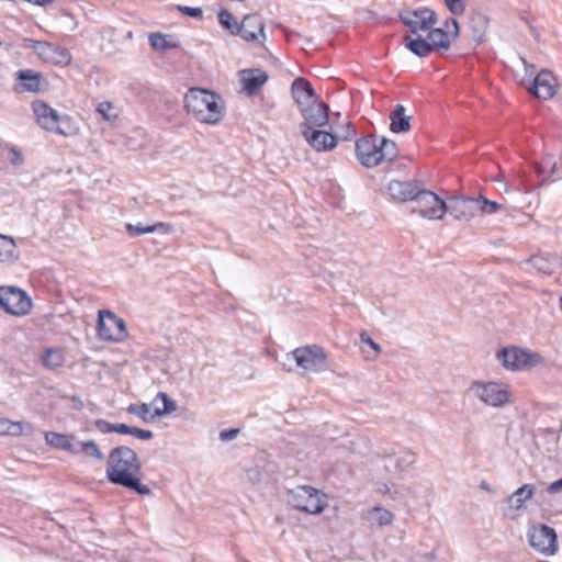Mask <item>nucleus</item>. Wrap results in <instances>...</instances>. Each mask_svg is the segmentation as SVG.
<instances>
[{
    "instance_id": "46",
    "label": "nucleus",
    "mask_w": 562,
    "mask_h": 562,
    "mask_svg": "<svg viewBox=\"0 0 562 562\" xmlns=\"http://www.w3.org/2000/svg\"><path fill=\"white\" fill-rule=\"evenodd\" d=\"M178 10L188 15V16H191L193 19H202L203 16V11L201 8H192V7H187V5H178Z\"/></svg>"
},
{
    "instance_id": "62",
    "label": "nucleus",
    "mask_w": 562,
    "mask_h": 562,
    "mask_svg": "<svg viewBox=\"0 0 562 562\" xmlns=\"http://www.w3.org/2000/svg\"><path fill=\"white\" fill-rule=\"evenodd\" d=\"M286 370H288L289 372H291V371H293V368H292V367H289V368H286Z\"/></svg>"
},
{
    "instance_id": "27",
    "label": "nucleus",
    "mask_w": 562,
    "mask_h": 562,
    "mask_svg": "<svg viewBox=\"0 0 562 562\" xmlns=\"http://www.w3.org/2000/svg\"><path fill=\"white\" fill-rule=\"evenodd\" d=\"M16 79L21 82L23 89L29 92H38L41 90L42 76L31 69L19 70L15 74Z\"/></svg>"
},
{
    "instance_id": "20",
    "label": "nucleus",
    "mask_w": 562,
    "mask_h": 562,
    "mask_svg": "<svg viewBox=\"0 0 562 562\" xmlns=\"http://www.w3.org/2000/svg\"><path fill=\"white\" fill-rule=\"evenodd\" d=\"M422 186L423 183L416 180H392L387 184V191L394 201L407 202L414 201Z\"/></svg>"
},
{
    "instance_id": "45",
    "label": "nucleus",
    "mask_w": 562,
    "mask_h": 562,
    "mask_svg": "<svg viewBox=\"0 0 562 562\" xmlns=\"http://www.w3.org/2000/svg\"><path fill=\"white\" fill-rule=\"evenodd\" d=\"M8 159L10 161V164L15 167L21 166L24 161V157H23L22 153L15 146L9 147Z\"/></svg>"
},
{
    "instance_id": "58",
    "label": "nucleus",
    "mask_w": 562,
    "mask_h": 562,
    "mask_svg": "<svg viewBox=\"0 0 562 562\" xmlns=\"http://www.w3.org/2000/svg\"><path fill=\"white\" fill-rule=\"evenodd\" d=\"M520 61L522 63V65L525 66V69L527 70L528 68H532L533 69V66L532 65H529L528 61L524 58V57H520Z\"/></svg>"
},
{
    "instance_id": "21",
    "label": "nucleus",
    "mask_w": 562,
    "mask_h": 562,
    "mask_svg": "<svg viewBox=\"0 0 562 562\" xmlns=\"http://www.w3.org/2000/svg\"><path fill=\"white\" fill-rule=\"evenodd\" d=\"M265 23L259 14L252 13L244 16L238 27V34L246 41L251 42L258 40V34L265 36Z\"/></svg>"
},
{
    "instance_id": "28",
    "label": "nucleus",
    "mask_w": 562,
    "mask_h": 562,
    "mask_svg": "<svg viewBox=\"0 0 562 562\" xmlns=\"http://www.w3.org/2000/svg\"><path fill=\"white\" fill-rule=\"evenodd\" d=\"M415 36L416 37H405L406 48L419 57L428 56L432 52V45L429 43V41L425 40L420 34H417Z\"/></svg>"
},
{
    "instance_id": "12",
    "label": "nucleus",
    "mask_w": 562,
    "mask_h": 562,
    "mask_svg": "<svg viewBox=\"0 0 562 562\" xmlns=\"http://www.w3.org/2000/svg\"><path fill=\"white\" fill-rule=\"evenodd\" d=\"M98 336L100 339L120 342L127 336L125 322L110 311H99Z\"/></svg>"
},
{
    "instance_id": "31",
    "label": "nucleus",
    "mask_w": 562,
    "mask_h": 562,
    "mask_svg": "<svg viewBox=\"0 0 562 562\" xmlns=\"http://www.w3.org/2000/svg\"><path fill=\"white\" fill-rule=\"evenodd\" d=\"M16 245L12 237L0 235V261L9 262L18 259Z\"/></svg>"
},
{
    "instance_id": "29",
    "label": "nucleus",
    "mask_w": 562,
    "mask_h": 562,
    "mask_svg": "<svg viewBox=\"0 0 562 562\" xmlns=\"http://www.w3.org/2000/svg\"><path fill=\"white\" fill-rule=\"evenodd\" d=\"M535 493V486L531 484H525L517 488L507 499L509 507L519 509L522 505L532 497Z\"/></svg>"
},
{
    "instance_id": "39",
    "label": "nucleus",
    "mask_w": 562,
    "mask_h": 562,
    "mask_svg": "<svg viewBox=\"0 0 562 562\" xmlns=\"http://www.w3.org/2000/svg\"><path fill=\"white\" fill-rule=\"evenodd\" d=\"M79 452H83L87 457L98 461L104 460V454L100 450L99 446L93 440H87L79 442Z\"/></svg>"
},
{
    "instance_id": "3",
    "label": "nucleus",
    "mask_w": 562,
    "mask_h": 562,
    "mask_svg": "<svg viewBox=\"0 0 562 562\" xmlns=\"http://www.w3.org/2000/svg\"><path fill=\"white\" fill-rule=\"evenodd\" d=\"M32 110L37 124L48 132H54L63 136H72L78 132V127L72 119L67 115H60L55 109L42 100H35L32 103Z\"/></svg>"
},
{
    "instance_id": "57",
    "label": "nucleus",
    "mask_w": 562,
    "mask_h": 562,
    "mask_svg": "<svg viewBox=\"0 0 562 562\" xmlns=\"http://www.w3.org/2000/svg\"><path fill=\"white\" fill-rule=\"evenodd\" d=\"M450 22H451V24L453 26V35L458 36V34H459V24H458V22L454 19H451Z\"/></svg>"
},
{
    "instance_id": "14",
    "label": "nucleus",
    "mask_w": 562,
    "mask_h": 562,
    "mask_svg": "<svg viewBox=\"0 0 562 562\" xmlns=\"http://www.w3.org/2000/svg\"><path fill=\"white\" fill-rule=\"evenodd\" d=\"M447 213L452 215L457 221L469 222L480 213V204L477 198L465 195H454L448 199Z\"/></svg>"
},
{
    "instance_id": "55",
    "label": "nucleus",
    "mask_w": 562,
    "mask_h": 562,
    "mask_svg": "<svg viewBox=\"0 0 562 562\" xmlns=\"http://www.w3.org/2000/svg\"><path fill=\"white\" fill-rule=\"evenodd\" d=\"M132 427L133 426H128L126 424H115L114 432L131 435Z\"/></svg>"
},
{
    "instance_id": "11",
    "label": "nucleus",
    "mask_w": 562,
    "mask_h": 562,
    "mask_svg": "<svg viewBox=\"0 0 562 562\" xmlns=\"http://www.w3.org/2000/svg\"><path fill=\"white\" fill-rule=\"evenodd\" d=\"M469 390L485 405L493 407H501L509 400L507 389L496 382L474 381L471 383Z\"/></svg>"
},
{
    "instance_id": "48",
    "label": "nucleus",
    "mask_w": 562,
    "mask_h": 562,
    "mask_svg": "<svg viewBox=\"0 0 562 562\" xmlns=\"http://www.w3.org/2000/svg\"><path fill=\"white\" fill-rule=\"evenodd\" d=\"M94 427L101 434H109V432H114L115 424L109 423L105 419H97L94 422Z\"/></svg>"
},
{
    "instance_id": "50",
    "label": "nucleus",
    "mask_w": 562,
    "mask_h": 562,
    "mask_svg": "<svg viewBox=\"0 0 562 562\" xmlns=\"http://www.w3.org/2000/svg\"><path fill=\"white\" fill-rule=\"evenodd\" d=\"M239 431L238 428L223 429L220 431L218 437L222 441H231L238 436Z\"/></svg>"
},
{
    "instance_id": "43",
    "label": "nucleus",
    "mask_w": 562,
    "mask_h": 562,
    "mask_svg": "<svg viewBox=\"0 0 562 562\" xmlns=\"http://www.w3.org/2000/svg\"><path fill=\"white\" fill-rule=\"evenodd\" d=\"M337 136V140H351L356 136V130L350 121L346 122V124L341 127L339 132L334 134Z\"/></svg>"
},
{
    "instance_id": "53",
    "label": "nucleus",
    "mask_w": 562,
    "mask_h": 562,
    "mask_svg": "<svg viewBox=\"0 0 562 562\" xmlns=\"http://www.w3.org/2000/svg\"><path fill=\"white\" fill-rule=\"evenodd\" d=\"M360 340H361V342L369 345V346H370V347L375 351V353L381 352V347H380V345H378L375 341H373V340L371 339V337H370V336H368L367 334H364V333H363V334H361V335H360Z\"/></svg>"
},
{
    "instance_id": "2",
    "label": "nucleus",
    "mask_w": 562,
    "mask_h": 562,
    "mask_svg": "<svg viewBox=\"0 0 562 562\" xmlns=\"http://www.w3.org/2000/svg\"><path fill=\"white\" fill-rule=\"evenodd\" d=\"M184 105L195 120L215 125L225 114L223 99L206 89L191 88L184 95Z\"/></svg>"
},
{
    "instance_id": "44",
    "label": "nucleus",
    "mask_w": 562,
    "mask_h": 562,
    "mask_svg": "<svg viewBox=\"0 0 562 562\" xmlns=\"http://www.w3.org/2000/svg\"><path fill=\"white\" fill-rule=\"evenodd\" d=\"M445 3L447 5L448 10L453 15H460L465 10V3L463 0H445Z\"/></svg>"
},
{
    "instance_id": "6",
    "label": "nucleus",
    "mask_w": 562,
    "mask_h": 562,
    "mask_svg": "<svg viewBox=\"0 0 562 562\" xmlns=\"http://www.w3.org/2000/svg\"><path fill=\"white\" fill-rule=\"evenodd\" d=\"M176 409L177 403L165 392H159L150 404H131L127 407L130 414L139 417L145 423H150L157 417L169 415Z\"/></svg>"
},
{
    "instance_id": "9",
    "label": "nucleus",
    "mask_w": 562,
    "mask_h": 562,
    "mask_svg": "<svg viewBox=\"0 0 562 562\" xmlns=\"http://www.w3.org/2000/svg\"><path fill=\"white\" fill-rule=\"evenodd\" d=\"M496 358L503 367L513 371L536 367L542 360L539 353L519 347L503 348Z\"/></svg>"
},
{
    "instance_id": "1",
    "label": "nucleus",
    "mask_w": 562,
    "mask_h": 562,
    "mask_svg": "<svg viewBox=\"0 0 562 562\" xmlns=\"http://www.w3.org/2000/svg\"><path fill=\"white\" fill-rule=\"evenodd\" d=\"M142 463L137 453L127 446L113 448L108 457L105 474L110 483L148 495L151 490L140 482Z\"/></svg>"
},
{
    "instance_id": "16",
    "label": "nucleus",
    "mask_w": 562,
    "mask_h": 562,
    "mask_svg": "<svg viewBox=\"0 0 562 562\" xmlns=\"http://www.w3.org/2000/svg\"><path fill=\"white\" fill-rule=\"evenodd\" d=\"M355 150L362 166L373 168L380 165L379 136L370 134L357 139Z\"/></svg>"
},
{
    "instance_id": "41",
    "label": "nucleus",
    "mask_w": 562,
    "mask_h": 562,
    "mask_svg": "<svg viewBox=\"0 0 562 562\" xmlns=\"http://www.w3.org/2000/svg\"><path fill=\"white\" fill-rule=\"evenodd\" d=\"M33 431H34L33 425L27 422H11L10 420L7 435H10V436L32 435Z\"/></svg>"
},
{
    "instance_id": "4",
    "label": "nucleus",
    "mask_w": 562,
    "mask_h": 562,
    "mask_svg": "<svg viewBox=\"0 0 562 562\" xmlns=\"http://www.w3.org/2000/svg\"><path fill=\"white\" fill-rule=\"evenodd\" d=\"M286 359L295 362V366L305 372L316 373L328 367L324 348L318 345L299 347L286 353Z\"/></svg>"
},
{
    "instance_id": "24",
    "label": "nucleus",
    "mask_w": 562,
    "mask_h": 562,
    "mask_svg": "<svg viewBox=\"0 0 562 562\" xmlns=\"http://www.w3.org/2000/svg\"><path fill=\"white\" fill-rule=\"evenodd\" d=\"M488 20L481 12L473 11L468 18V30L471 33V37L476 43H481L484 38Z\"/></svg>"
},
{
    "instance_id": "13",
    "label": "nucleus",
    "mask_w": 562,
    "mask_h": 562,
    "mask_svg": "<svg viewBox=\"0 0 562 562\" xmlns=\"http://www.w3.org/2000/svg\"><path fill=\"white\" fill-rule=\"evenodd\" d=\"M0 306L12 315H25L32 307V301L19 288L0 286Z\"/></svg>"
},
{
    "instance_id": "42",
    "label": "nucleus",
    "mask_w": 562,
    "mask_h": 562,
    "mask_svg": "<svg viewBox=\"0 0 562 562\" xmlns=\"http://www.w3.org/2000/svg\"><path fill=\"white\" fill-rule=\"evenodd\" d=\"M477 201L480 204V213H482V214L492 215L503 209L502 204H499L495 201H490L486 198H484L483 195H480L477 198Z\"/></svg>"
},
{
    "instance_id": "54",
    "label": "nucleus",
    "mask_w": 562,
    "mask_h": 562,
    "mask_svg": "<svg viewBox=\"0 0 562 562\" xmlns=\"http://www.w3.org/2000/svg\"><path fill=\"white\" fill-rule=\"evenodd\" d=\"M562 491V477L552 482L551 484H549V486L547 487V492L549 494H557V493H560Z\"/></svg>"
},
{
    "instance_id": "49",
    "label": "nucleus",
    "mask_w": 562,
    "mask_h": 562,
    "mask_svg": "<svg viewBox=\"0 0 562 562\" xmlns=\"http://www.w3.org/2000/svg\"><path fill=\"white\" fill-rule=\"evenodd\" d=\"M131 436L140 440H150L154 438V434L151 430L140 429L137 427H132Z\"/></svg>"
},
{
    "instance_id": "56",
    "label": "nucleus",
    "mask_w": 562,
    "mask_h": 562,
    "mask_svg": "<svg viewBox=\"0 0 562 562\" xmlns=\"http://www.w3.org/2000/svg\"><path fill=\"white\" fill-rule=\"evenodd\" d=\"M9 424H10L9 419L0 418V435H7Z\"/></svg>"
},
{
    "instance_id": "47",
    "label": "nucleus",
    "mask_w": 562,
    "mask_h": 562,
    "mask_svg": "<svg viewBox=\"0 0 562 562\" xmlns=\"http://www.w3.org/2000/svg\"><path fill=\"white\" fill-rule=\"evenodd\" d=\"M98 112L108 121H111L116 117V114H111L110 112L113 110L112 103L110 102H101L98 105Z\"/></svg>"
},
{
    "instance_id": "61",
    "label": "nucleus",
    "mask_w": 562,
    "mask_h": 562,
    "mask_svg": "<svg viewBox=\"0 0 562 562\" xmlns=\"http://www.w3.org/2000/svg\"><path fill=\"white\" fill-rule=\"evenodd\" d=\"M560 310L562 311V296L560 297Z\"/></svg>"
},
{
    "instance_id": "18",
    "label": "nucleus",
    "mask_w": 562,
    "mask_h": 562,
    "mask_svg": "<svg viewBox=\"0 0 562 562\" xmlns=\"http://www.w3.org/2000/svg\"><path fill=\"white\" fill-rule=\"evenodd\" d=\"M305 142L316 151H329L337 146V136L321 128L303 127Z\"/></svg>"
},
{
    "instance_id": "40",
    "label": "nucleus",
    "mask_w": 562,
    "mask_h": 562,
    "mask_svg": "<svg viewBox=\"0 0 562 562\" xmlns=\"http://www.w3.org/2000/svg\"><path fill=\"white\" fill-rule=\"evenodd\" d=\"M218 21L221 25L227 29L233 35L238 34L239 23L235 20L229 11L221 10L218 13Z\"/></svg>"
},
{
    "instance_id": "25",
    "label": "nucleus",
    "mask_w": 562,
    "mask_h": 562,
    "mask_svg": "<svg viewBox=\"0 0 562 562\" xmlns=\"http://www.w3.org/2000/svg\"><path fill=\"white\" fill-rule=\"evenodd\" d=\"M44 437L46 443L56 449H60L74 454L79 453L78 448H76L71 442V440L75 438L74 436H68L55 431H45Z\"/></svg>"
},
{
    "instance_id": "22",
    "label": "nucleus",
    "mask_w": 562,
    "mask_h": 562,
    "mask_svg": "<svg viewBox=\"0 0 562 562\" xmlns=\"http://www.w3.org/2000/svg\"><path fill=\"white\" fill-rule=\"evenodd\" d=\"M292 95L300 110L315 101H318V97L316 95L314 88L305 78H296L293 81Z\"/></svg>"
},
{
    "instance_id": "51",
    "label": "nucleus",
    "mask_w": 562,
    "mask_h": 562,
    "mask_svg": "<svg viewBox=\"0 0 562 562\" xmlns=\"http://www.w3.org/2000/svg\"><path fill=\"white\" fill-rule=\"evenodd\" d=\"M529 261L539 271L548 272V270H549V262L544 258H542V257H532V258H530Z\"/></svg>"
},
{
    "instance_id": "30",
    "label": "nucleus",
    "mask_w": 562,
    "mask_h": 562,
    "mask_svg": "<svg viewBox=\"0 0 562 562\" xmlns=\"http://www.w3.org/2000/svg\"><path fill=\"white\" fill-rule=\"evenodd\" d=\"M100 49L108 55H112L117 50L116 31L111 26L102 27L100 31Z\"/></svg>"
},
{
    "instance_id": "36",
    "label": "nucleus",
    "mask_w": 562,
    "mask_h": 562,
    "mask_svg": "<svg viewBox=\"0 0 562 562\" xmlns=\"http://www.w3.org/2000/svg\"><path fill=\"white\" fill-rule=\"evenodd\" d=\"M65 357L61 350L56 348H49L43 356L42 362L45 368L55 370L64 364Z\"/></svg>"
},
{
    "instance_id": "37",
    "label": "nucleus",
    "mask_w": 562,
    "mask_h": 562,
    "mask_svg": "<svg viewBox=\"0 0 562 562\" xmlns=\"http://www.w3.org/2000/svg\"><path fill=\"white\" fill-rule=\"evenodd\" d=\"M368 518L372 525L375 524L380 527H383L392 524L394 516L389 509L382 507H373L370 510Z\"/></svg>"
},
{
    "instance_id": "32",
    "label": "nucleus",
    "mask_w": 562,
    "mask_h": 562,
    "mask_svg": "<svg viewBox=\"0 0 562 562\" xmlns=\"http://www.w3.org/2000/svg\"><path fill=\"white\" fill-rule=\"evenodd\" d=\"M125 228L130 236L135 237V236H139L143 234H150V233H154L157 231H161V232L166 233L169 229V225L165 224L162 222H159L154 225H147V226H143L142 224L134 225V224L127 223L125 225Z\"/></svg>"
},
{
    "instance_id": "35",
    "label": "nucleus",
    "mask_w": 562,
    "mask_h": 562,
    "mask_svg": "<svg viewBox=\"0 0 562 562\" xmlns=\"http://www.w3.org/2000/svg\"><path fill=\"white\" fill-rule=\"evenodd\" d=\"M537 171L539 173H543L544 171L549 172V176H557L559 178L562 177V157L560 158V162L554 160L553 155H547L543 161L540 165H537Z\"/></svg>"
},
{
    "instance_id": "17",
    "label": "nucleus",
    "mask_w": 562,
    "mask_h": 562,
    "mask_svg": "<svg viewBox=\"0 0 562 562\" xmlns=\"http://www.w3.org/2000/svg\"><path fill=\"white\" fill-rule=\"evenodd\" d=\"M30 47L45 61L66 66L71 61L70 53L60 46L54 45L48 42L31 40Z\"/></svg>"
},
{
    "instance_id": "52",
    "label": "nucleus",
    "mask_w": 562,
    "mask_h": 562,
    "mask_svg": "<svg viewBox=\"0 0 562 562\" xmlns=\"http://www.w3.org/2000/svg\"><path fill=\"white\" fill-rule=\"evenodd\" d=\"M436 560L435 551H430L428 553H416L413 558V562H432Z\"/></svg>"
},
{
    "instance_id": "8",
    "label": "nucleus",
    "mask_w": 562,
    "mask_h": 562,
    "mask_svg": "<svg viewBox=\"0 0 562 562\" xmlns=\"http://www.w3.org/2000/svg\"><path fill=\"white\" fill-rule=\"evenodd\" d=\"M527 538L530 547L544 557H552L559 551L558 536L553 528L538 524L528 528Z\"/></svg>"
},
{
    "instance_id": "19",
    "label": "nucleus",
    "mask_w": 562,
    "mask_h": 562,
    "mask_svg": "<svg viewBox=\"0 0 562 562\" xmlns=\"http://www.w3.org/2000/svg\"><path fill=\"white\" fill-rule=\"evenodd\" d=\"M558 88V80L554 75L547 69H542L532 81V87L529 91L538 99L548 100L551 99Z\"/></svg>"
},
{
    "instance_id": "7",
    "label": "nucleus",
    "mask_w": 562,
    "mask_h": 562,
    "mask_svg": "<svg viewBox=\"0 0 562 562\" xmlns=\"http://www.w3.org/2000/svg\"><path fill=\"white\" fill-rule=\"evenodd\" d=\"M415 205L412 207V213H417L422 217L430 221L442 220L447 213V202L439 198L430 190L420 187L414 201Z\"/></svg>"
},
{
    "instance_id": "33",
    "label": "nucleus",
    "mask_w": 562,
    "mask_h": 562,
    "mask_svg": "<svg viewBox=\"0 0 562 562\" xmlns=\"http://www.w3.org/2000/svg\"><path fill=\"white\" fill-rule=\"evenodd\" d=\"M380 164L384 160L392 161L398 156L397 145L394 140L379 136Z\"/></svg>"
},
{
    "instance_id": "38",
    "label": "nucleus",
    "mask_w": 562,
    "mask_h": 562,
    "mask_svg": "<svg viewBox=\"0 0 562 562\" xmlns=\"http://www.w3.org/2000/svg\"><path fill=\"white\" fill-rule=\"evenodd\" d=\"M149 43L154 49L162 50V52L177 46V44L171 41V36L162 35L159 33L150 34Z\"/></svg>"
},
{
    "instance_id": "26",
    "label": "nucleus",
    "mask_w": 562,
    "mask_h": 562,
    "mask_svg": "<svg viewBox=\"0 0 562 562\" xmlns=\"http://www.w3.org/2000/svg\"><path fill=\"white\" fill-rule=\"evenodd\" d=\"M405 106L396 104L390 114V130L393 133H405L411 128V116L405 114Z\"/></svg>"
},
{
    "instance_id": "60",
    "label": "nucleus",
    "mask_w": 562,
    "mask_h": 562,
    "mask_svg": "<svg viewBox=\"0 0 562 562\" xmlns=\"http://www.w3.org/2000/svg\"><path fill=\"white\" fill-rule=\"evenodd\" d=\"M155 407L162 408V405H158V402H157L155 405H153L151 409H154Z\"/></svg>"
},
{
    "instance_id": "34",
    "label": "nucleus",
    "mask_w": 562,
    "mask_h": 562,
    "mask_svg": "<svg viewBox=\"0 0 562 562\" xmlns=\"http://www.w3.org/2000/svg\"><path fill=\"white\" fill-rule=\"evenodd\" d=\"M428 32L429 43L434 48L448 49L450 46L449 34L440 27H431Z\"/></svg>"
},
{
    "instance_id": "15",
    "label": "nucleus",
    "mask_w": 562,
    "mask_h": 562,
    "mask_svg": "<svg viewBox=\"0 0 562 562\" xmlns=\"http://www.w3.org/2000/svg\"><path fill=\"white\" fill-rule=\"evenodd\" d=\"M328 111V105L321 100L301 109L300 113L303 117V122L299 125L300 132H303L304 126L312 130L326 126L329 122Z\"/></svg>"
},
{
    "instance_id": "59",
    "label": "nucleus",
    "mask_w": 562,
    "mask_h": 562,
    "mask_svg": "<svg viewBox=\"0 0 562 562\" xmlns=\"http://www.w3.org/2000/svg\"><path fill=\"white\" fill-rule=\"evenodd\" d=\"M133 36H134V35H133V31H128V32L126 33V38H127V40H132V38H133Z\"/></svg>"
},
{
    "instance_id": "10",
    "label": "nucleus",
    "mask_w": 562,
    "mask_h": 562,
    "mask_svg": "<svg viewBox=\"0 0 562 562\" xmlns=\"http://www.w3.org/2000/svg\"><path fill=\"white\" fill-rule=\"evenodd\" d=\"M398 16L413 35L427 32L437 23V14L429 8H405L400 12Z\"/></svg>"
},
{
    "instance_id": "63",
    "label": "nucleus",
    "mask_w": 562,
    "mask_h": 562,
    "mask_svg": "<svg viewBox=\"0 0 562 562\" xmlns=\"http://www.w3.org/2000/svg\"><path fill=\"white\" fill-rule=\"evenodd\" d=\"M482 487L487 490V485L485 483H482Z\"/></svg>"
},
{
    "instance_id": "5",
    "label": "nucleus",
    "mask_w": 562,
    "mask_h": 562,
    "mask_svg": "<svg viewBox=\"0 0 562 562\" xmlns=\"http://www.w3.org/2000/svg\"><path fill=\"white\" fill-rule=\"evenodd\" d=\"M325 495L318 490L308 486L300 485L289 492V504L301 512L317 515L325 509Z\"/></svg>"
},
{
    "instance_id": "23",
    "label": "nucleus",
    "mask_w": 562,
    "mask_h": 562,
    "mask_svg": "<svg viewBox=\"0 0 562 562\" xmlns=\"http://www.w3.org/2000/svg\"><path fill=\"white\" fill-rule=\"evenodd\" d=\"M239 75L243 89L248 95L256 94L268 80L267 72L259 68L245 69Z\"/></svg>"
}]
</instances>
